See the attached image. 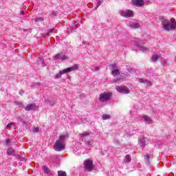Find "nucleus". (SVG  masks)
<instances>
[{"label": "nucleus", "mask_w": 176, "mask_h": 176, "mask_svg": "<svg viewBox=\"0 0 176 176\" xmlns=\"http://www.w3.org/2000/svg\"><path fill=\"white\" fill-rule=\"evenodd\" d=\"M52 14V16H57V12H53Z\"/></svg>", "instance_id": "41"}, {"label": "nucleus", "mask_w": 176, "mask_h": 176, "mask_svg": "<svg viewBox=\"0 0 176 176\" xmlns=\"http://www.w3.org/2000/svg\"><path fill=\"white\" fill-rule=\"evenodd\" d=\"M87 135H90V133H89V132H84L82 134V140H86V137H87Z\"/></svg>", "instance_id": "29"}, {"label": "nucleus", "mask_w": 176, "mask_h": 176, "mask_svg": "<svg viewBox=\"0 0 176 176\" xmlns=\"http://www.w3.org/2000/svg\"><path fill=\"white\" fill-rule=\"evenodd\" d=\"M92 71H100V67L98 66H92L91 67Z\"/></svg>", "instance_id": "31"}, {"label": "nucleus", "mask_w": 176, "mask_h": 176, "mask_svg": "<svg viewBox=\"0 0 176 176\" xmlns=\"http://www.w3.org/2000/svg\"><path fill=\"white\" fill-rule=\"evenodd\" d=\"M103 1L102 0H100L98 1L97 4H96V8H98L100 6H101V4L102 3Z\"/></svg>", "instance_id": "35"}, {"label": "nucleus", "mask_w": 176, "mask_h": 176, "mask_svg": "<svg viewBox=\"0 0 176 176\" xmlns=\"http://www.w3.org/2000/svg\"><path fill=\"white\" fill-rule=\"evenodd\" d=\"M11 141H10V139H8L6 140V145H9L10 144Z\"/></svg>", "instance_id": "39"}, {"label": "nucleus", "mask_w": 176, "mask_h": 176, "mask_svg": "<svg viewBox=\"0 0 176 176\" xmlns=\"http://www.w3.org/2000/svg\"><path fill=\"white\" fill-rule=\"evenodd\" d=\"M162 25L165 31H171L174 28H176V22L164 19L161 21Z\"/></svg>", "instance_id": "1"}, {"label": "nucleus", "mask_w": 176, "mask_h": 176, "mask_svg": "<svg viewBox=\"0 0 176 176\" xmlns=\"http://www.w3.org/2000/svg\"><path fill=\"white\" fill-rule=\"evenodd\" d=\"M119 14L122 17H133L134 16V12L131 10H121Z\"/></svg>", "instance_id": "6"}, {"label": "nucleus", "mask_w": 176, "mask_h": 176, "mask_svg": "<svg viewBox=\"0 0 176 176\" xmlns=\"http://www.w3.org/2000/svg\"><path fill=\"white\" fill-rule=\"evenodd\" d=\"M45 18L43 17H38L34 19L35 23H39V21H44Z\"/></svg>", "instance_id": "27"}, {"label": "nucleus", "mask_w": 176, "mask_h": 176, "mask_svg": "<svg viewBox=\"0 0 176 176\" xmlns=\"http://www.w3.org/2000/svg\"><path fill=\"white\" fill-rule=\"evenodd\" d=\"M39 82L35 83L33 86H39Z\"/></svg>", "instance_id": "43"}, {"label": "nucleus", "mask_w": 176, "mask_h": 176, "mask_svg": "<svg viewBox=\"0 0 176 176\" xmlns=\"http://www.w3.org/2000/svg\"><path fill=\"white\" fill-rule=\"evenodd\" d=\"M131 3L133 6L141 8L144 5V0H132Z\"/></svg>", "instance_id": "12"}, {"label": "nucleus", "mask_w": 176, "mask_h": 176, "mask_svg": "<svg viewBox=\"0 0 176 176\" xmlns=\"http://www.w3.org/2000/svg\"><path fill=\"white\" fill-rule=\"evenodd\" d=\"M64 141H65V135L60 136L54 145L55 151L61 152V151H64V149H65V146L63 144Z\"/></svg>", "instance_id": "3"}, {"label": "nucleus", "mask_w": 176, "mask_h": 176, "mask_svg": "<svg viewBox=\"0 0 176 176\" xmlns=\"http://www.w3.org/2000/svg\"><path fill=\"white\" fill-rule=\"evenodd\" d=\"M53 33V29H49L47 30H45V34H52Z\"/></svg>", "instance_id": "34"}, {"label": "nucleus", "mask_w": 176, "mask_h": 176, "mask_svg": "<svg viewBox=\"0 0 176 176\" xmlns=\"http://www.w3.org/2000/svg\"><path fill=\"white\" fill-rule=\"evenodd\" d=\"M102 119L103 120H108V119H111V116H109L108 114H103L102 116Z\"/></svg>", "instance_id": "20"}, {"label": "nucleus", "mask_w": 176, "mask_h": 176, "mask_svg": "<svg viewBox=\"0 0 176 176\" xmlns=\"http://www.w3.org/2000/svg\"><path fill=\"white\" fill-rule=\"evenodd\" d=\"M129 27H131V28H134V29L140 28V23H133L129 25Z\"/></svg>", "instance_id": "18"}, {"label": "nucleus", "mask_w": 176, "mask_h": 176, "mask_svg": "<svg viewBox=\"0 0 176 176\" xmlns=\"http://www.w3.org/2000/svg\"><path fill=\"white\" fill-rule=\"evenodd\" d=\"M85 142H86L87 145H88V146H91L93 145V141L87 140Z\"/></svg>", "instance_id": "33"}, {"label": "nucleus", "mask_w": 176, "mask_h": 176, "mask_svg": "<svg viewBox=\"0 0 176 176\" xmlns=\"http://www.w3.org/2000/svg\"><path fill=\"white\" fill-rule=\"evenodd\" d=\"M13 153H14V149L12 147L8 148L7 150V155L8 156H11V155H13Z\"/></svg>", "instance_id": "16"}, {"label": "nucleus", "mask_w": 176, "mask_h": 176, "mask_svg": "<svg viewBox=\"0 0 176 176\" xmlns=\"http://www.w3.org/2000/svg\"><path fill=\"white\" fill-rule=\"evenodd\" d=\"M110 69L111 71H113V69H118V65L116 63H113L110 65Z\"/></svg>", "instance_id": "26"}, {"label": "nucleus", "mask_w": 176, "mask_h": 176, "mask_svg": "<svg viewBox=\"0 0 176 176\" xmlns=\"http://www.w3.org/2000/svg\"><path fill=\"white\" fill-rule=\"evenodd\" d=\"M80 153H76V155H79Z\"/></svg>", "instance_id": "46"}, {"label": "nucleus", "mask_w": 176, "mask_h": 176, "mask_svg": "<svg viewBox=\"0 0 176 176\" xmlns=\"http://www.w3.org/2000/svg\"><path fill=\"white\" fill-rule=\"evenodd\" d=\"M112 97V94L104 92L101 94L99 97V100L100 102H105L106 101H109Z\"/></svg>", "instance_id": "4"}, {"label": "nucleus", "mask_w": 176, "mask_h": 176, "mask_svg": "<svg viewBox=\"0 0 176 176\" xmlns=\"http://www.w3.org/2000/svg\"><path fill=\"white\" fill-rule=\"evenodd\" d=\"M100 155H104V151H100Z\"/></svg>", "instance_id": "44"}, {"label": "nucleus", "mask_w": 176, "mask_h": 176, "mask_svg": "<svg viewBox=\"0 0 176 176\" xmlns=\"http://www.w3.org/2000/svg\"><path fill=\"white\" fill-rule=\"evenodd\" d=\"M58 176H67V173H65V171L58 170Z\"/></svg>", "instance_id": "25"}, {"label": "nucleus", "mask_w": 176, "mask_h": 176, "mask_svg": "<svg viewBox=\"0 0 176 176\" xmlns=\"http://www.w3.org/2000/svg\"><path fill=\"white\" fill-rule=\"evenodd\" d=\"M28 16H24V17H28Z\"/></svg>", "instance_id": "47"}, {"label": "nucleus", "mask_w": 176, "mask_h": 176, "mask_svg": "<svg viewBox=\"0 0 176 176\" xmlns=\"http://www.w3.org/2000/svg\"><path fill=\"white\" fill-rule=\"evenodd\" d=\"M151 60L153 63H156L157 60H159V55H154L151 57Z\"/></svg>", "instance_id": "22"}, {"label": "nucleus", "mask_w": 176, "mask_h": 176, "mask_svg": "<svg viewBox=\"0 0 176 176\" xmlns=\"http://www.w3.org/2000/svg\"><path fill=\"white\" fill-rule=\"evenodd\" d=\"M138 81L139 83H144V85H146L147 87H151V86H152V82L145 78H138Z\"/></svg>", "instance_id": "11"}, {"label": "nucleus", "mask_w": 176, "mask_h": 176, "mask_svg": "<svg viewBox=\"0 0 176 176\" xmlns=\"http://www.w3.org/2000/svg\"><path fill=\"white\" fill-rule=\"evenodd\" d=\"M143 119L145 123H151V122H152V119L150 117H148L147 116H144Z\"/></svg>", "instance_id": "17"}, {"label": "nucleus", "mask_w": 176, "mask_h": 176, "mask_svg": "<svg viewBox=\"0 0 176 176\" xmlns=\"http://www.w3.org/2000/svg\"><path fill=\"white\" fill-rule=\"evenodd\" d=\"M43 170L44 171L45 174H47V175H52V171L47 166H43Z\"/></svg>", "instance_id": "14"}, {"label": "nucleus", "mask_w": 176, "mask_h": 176, "mask_svg": "<svg viewBox=\"0 0 176 176\" xmlns=\"http://www.w3.org/2000/svg\"><path fill=\"white\" fill-rule=\"evenodd\" d=\"M30 20L32 21L34 20V19H31Z\"/></svg>", "instance_id": "45"}, {"label": "nucleus", "mask_w": 176, "mask_h": 176, "mask_svg": "<svg viewBox=\"0 0 176 176\" xmlns=\"http://www.w3.org/2000/svg\"><path fill=\"white\" fill-rule=\"evenodd\" d=\"M54 60L55 61H57L58 60H62V61H63L64 60H68V56H65L64 53L61 52L54 55Z\"/></svg>", "instance_id": "7"}, {"label": "nucleus", "mask_w": 176, "mask_h": 176, "mask_svg": "<svg viewBox=\"0 0 176 176\" xmlns=\"http://www.w3.org/2000/svg\"><path fill=\"white\" fill-rule=\"evenodd\" d=\"M125 163H130V162H131V157L130 156V155H126L125 156Z\"/></svg>", "instance_id": "21"}, {"label": "nucleus", "mask_w": 176, "mask_h": 176, "mask_svg": "<svg viewBox=\"0 0 176 176\" xmlns=\"http://www.w3.org/2000/svg\"><path fill=\"white\" fill-rule=\"evenodd\" d=\"M48 104L49 105H54V104H56V102L54 101V99L50 98H48Z\"/></svg>", "instance_id": "23"}, {"label": "nucleus", "mask_w": 176, "mask_h": 176, "mask_svg": "<svg viewBox=\"0 0 176 176\" xmlns=\"http://www.w3.org/2000/svg\"><path fill=\"white\" fill-rule=\"evenodd\" d=\"M116 89L118 93H120L121 94H129L130 90L129 89H126L123 87L117 86L116 87Z\"/></svg>", "instance_id": "8"}, {"label": "nucleus", "mask_w": 176, "mask_h": 176, "mask_svg": "<svg viewBox=\"0 0 176 176\" xmlns=\"http://www.w3.org/2000/svg\"><path fill=\"white\" fill-rule=\"evenodd\" d=\"M11 126H14V127H16V126L14 125V122H10L8 124V125L6 126V129H10Z\"/></svg>", "instance_id": "32"}, {"label": "nucleus", "mask_w": 176, "mask_h": 176, "mask_svg": "<svg viewBox=\"0 0 176 176\" xmlns=\"http://www.w3.org/2000/svg\"><path fill=\"white\" fill-rule=\"evenodd\" d=\"M78 68H79V66L76 64L74 65L73 66L70 67H67L66 69H64L62 71H60L59 73L56 74L54 78V79H60L61 78V76L64 75V74H68L69 72H74V71L78 70Z\"/></svg>", "instance_id": "2"}, {"label": "nucleus", "mask_w": 176, "mask_h": 176, "mask_svg": "<svg viewBox=\"0 0 176 176\" xmlns=\"http://www.w3.org/2000/svg\"><path fill=\"white\" fill-rule=\"evenodd\" d=\"M135 46H137V47H139V50L140 52H142V53H145V52H148V48L142 46L140 41H135Z\"/></svg>", "instance_id": "10"}, {"label": "nucleus", "mask_w": 176, "mask_h": 176, "mask_svg": "<svg viewBox=\"0 0 176 176\" xmlns=\"http://www.w3.org/2000/svg\"><path fill=\"white\" fill-rule=\"evenodd\" d=\"M21 16H24V11L23 10L21 11Z\"/></svg>", "instance_id": "42"}, {"label": "nucleus", "mask_w": 176, "mask_h": 176, "mask_svg": "<svg viewBox=\"0 0 176 176\" xmlns=\"http://www.w3.org/2000/svg\"><path fill=\"white\" fill-rule=\"evenodd\" d=\"M138 144L141 148H145L148 145V142L144 136H140L138 138Z\"/></svg>", "instance_id": "9"}, {"label": "nucleus", "mask_w": 176, "mask_h": 176, "mask_svg": "<svg viewBox=\"0 0 176 176\" xmlns=\"http://www.w3.org/2000/svg\"><path fill=\"white\" fill-rule=\"evenodd\" d=\"M151 158L150 154H146L144 155V160L146 161V163H149V159Z\"/></svg>", "instance_id": "24"}, {"label": "nucleus", "mask_w": 176, "mask_h": 176, "mask_svg": "<svg viewBox=\"0 0 176 176\" xmlns=\"http://www.w3.org/2000/svg\"><path fill=\"white\" fill-rule=\"evenodd\" d=\"M111 75H116V76L120 75V71L118 70V69H113L111 71Z\"/></svg>", "instance_id": "19"}, {"label": "nucleus", "mask_w": 176, "mask_h": 176, "mask_svg": "<svg viewBox=\"0 0 176 176\" xmlns=\"http://www.w3.org/2000/svg\"><path fill=\"white\" fill-rule=\"evenodd\" d=\"M16 105H18V107H23V103L21 102L16 101L15 102Z\"/></svg>", "instance_id": "36"}, {"label": "nucleus", "mask_w": 176, "mask_h": 176, "mask_svg": "<svg viewBox=\"0 0 176 176\" xmlns=\"http://www.w3.org/2000/svg\"><path fill=\"white\" fill-rule=\"evenodd\" d=\"M162 67H167V65H168V61L166 59L163 60L162 61Z\"/></svg>", "instance_id": "28"}, {"label": "nucleus", "mask_w": 176, "mask_h": 176, "mask_svg": "<svg viewBox=\"0 0 176 176\" xmlns=\"http://www.w3.org/2000/svg\"><path fill=\"white\" fill-rule=\"evenodd\" d=\"M16 157H17L18 160H20V162H24L25 160V159L23 158V157L21 155H17Z\"/></svg>", "instance_id": "30"}, {"label": "nucleus", "mask_w": 176, "mask_h": 176, "mask_svg": "<svg viewBox=\"0 0 176 176\" xmlns=\"http://www.w3.org/2000/svg\"><path fill=\"white\" fill-rule=\"evenodd\" d=\"M84 168L87 170L88 172H90L94 168V166L93 165V161L91 160H86L84 162Z\"/></svg>", "instance_id": "5"}, {"label": "nucleus", "mask_w": 176, "mask_h": 176, "mask_svg": "<svg viewBox=\"0 0 176 176\" xmlns=\"http://www.w3.org/2000/svg\"><path fill=\"white\" fill-rule=\"evenodd\" d=\"M33 133H39V128L38 127H34L33 129Z\"/></svg>", "instance_id": "37"}, {"label": "nucleus", "mask_w": 176, "mask_h": 176, "mask_svg": "<svg viewBox=\"0 0 176 176\" xmlns=\"http://www.w3.org/2000/svg\"><path fill=\"white\" fill-rule=\"evenodd\" d=\"M36 63L37 64H38V65H43V67H45V60L43 59V58H38Z\"/></svg>", "instance_id": "15"}, {"label": "nucleus", "mask_w": 176, "mask_h": 176, "mask_svg": "<svg viewBox=\"0 0 176 176\" xmlns=\"http://www.w3.org/2000/svg\"><path fill=\"white\" fill-rule=\"evenodd\" d=\"M77 27H76V25H73L72 27H71V30L72 31H75V30H76Z\"/></svg>", "instance_id": "38"}, {"label": "nucleus", "mask_w": 176, "mask_h": 176, "mask_svg": "<svg viewBox=\"0 0 176 176\" xmlns=\"http://www.w3.org/2000/svg\"><path fill=\"white\" fill-rule=\"evenodd\" d=\"M36 109V104H30L25 107V111H35Z\"/></svg>", "instance_id": "13"}, {"label": "nucleus", "mask_w": 176, "mask_h": 176, "mask_svg": "<svg viewBox=\"0 0 176 176\" xmlns=\"http://www.w3.org/2000/svg\"><path fill=\"white\" fill-rule=\"evenodd\" d=\"M23 94H24V91L21 90L19 91V95L20 96H23Z\"/></svg>", "instance_id": "40"}]
</instances>
